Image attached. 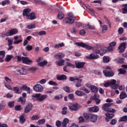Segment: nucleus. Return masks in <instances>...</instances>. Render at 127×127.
<instances>
[{
	"label": "nucleus",
	"mask_w": 127,
	"mask_h": 127,
	"mask_svg": "<svg viewBox=\"0 0 127 127\" xmlns=\"http://www.w3.org/2000/svg\"><path fill=\"white\" fill-rule=\"evenodd\" d=\"M32 100L35 102V101H38V102H43L44 100H46L48 98V95L47 94L41 95L40 93H36L32 95Z\"/></svg>",
	"instance_id": "nucleus-1"
},
{
	"label": "nucleus",
	"mask_w": 127,
	"mask_h": 127,
	"mask_svg": "<svg viewBox=\"0 0 127 127\" xmlns=\"http://www.w3.org/2000/svg\"><path fill=\"white\" fill-rule=\"evenodd\" d=\"M20 89L21 90V91H26L28 94H30V87L26 85H24L20 87Z\"/></svg>",
	"instance_id": "nucleus-16"
},
{
	"label": "nucleus",
	"mask_w": 127,
	"mask_h": 127,
	"mask_svg": "<svg viewBox=\"0 0 127 127\" xmlns=\"http://www.w3.org/2000/svg\"><path fill=\"white\" fill-rule=\"evenodd\" d=\"M25 69L23 68H21L20 69H17L16 71L19 73L20 75H25Z\"/></svg>",
	"instance_id": "nucleus-30"
},
{
	"label": "nucleus",
	"mask_w": 127,
	"mask_h": 127,
	"mask_svg": "<svg viewBox=\"0 0 127 127\" xmlns=\"http://www.w3.org/2000/svg\"><path fill=\"white\" fill-rule=\"evenodd\" d=\"M13 58V56L7 55L5 59V61H6V62H9V61H10V60H11V59Z\"/></svg>",
	"instance_id": "nucleus-36"
},
{
	"label": "nucleus",
	"mask_w": 127,
	"mask_h": 127,
	"mask_svg": "<svg viewBox=\"0 0 127 127\" xmlns=\"http://www.w3.org/2000/svg\"><path fill=\"white\" fill-rule=\"evenodd\" d=\"M117 64H123L125 62V58H120L119 60L116 61Z\"/></svg>",
	"instance_id": "nucleus-42"
},
{
	"label": "nucleus",
	"mask_w": 127,
	"mask_h": 127,
	"mask_svg": "<svg viewBox=\"0 0 127 127\" xmlns=\"http://www.w3.org/2000/svg\"><path fill=\"white\" fill-rule=\"evenodd\" d=\"M90 121L91 123H96L98 121V115L94 114L90 115Z\"/></svg>",
	"instance_id": "nucleus-15"
},
{
	"label": "nucleus",
	"mask_w": 127,
	"mask_h": 127,
	"mask_svg": "<svg viewBox=\"0 0 127 127\" xmlns=\"http://www.w3.org/2000/svg\"><path fill=\"white\" fill-rule=\"evenodd\" d=\"M105 115L107 116V117L108 118V119H109L110 120H112V118H114V117H115L114 114H110V113L109 112L105 113Z\"/></svg>",
	"instance_id": "nucleus-37"
},
{
	"label": "nucleus",
	"mask_w": 127,
	"mask_h": 127,
	"mask_svg": "<svg viewBox=\"0 0 127 127\" xmlns=\"http://www.w3.org/2000/svg\"><path fill=\"white\" fill-rule=\"evenodd\" d=\"M63 90H64V91H65V92H66V93H70V87H69V86H66L65 87H64L63 88Z\"/></svg>",
	"instance_id": "nucleus-50"
},
{
	"label": "nucleus",
	"mask_w": 127,
	"mask_h": 127,
	"mask_svg": "<svg viewBox=\"0 0 127 127\" xmlns=\"http://www.w3.org/2000/svg\"><path fill=\"white\" fill-rule=\"evenodd\" d=\"M118 33H119V34H122V33H124V28L123 27H120L119 28Z\"/></svg>",
	"instance_id": "nucleus-64"
},
{
	"label": "nucleus",
	"mask_w": 127,
	"mask_h": 127,
	"mask_svg": "<svg viewBox=\"0 0 127 127\" xmlns=\"http://www.w3.org/2000/svg\"><path fill=\"white\" fill-rule=\"evenodd\" d=\"M12 90L14 91L15 94H20V92H19V88L17 86L14 87Z\"/></svg>",
	"instance_id": "nucleus-40"
},
{
	"label": "nucleus",
	"mask_w": 127,
	"mask_h": 127,
	"mask_svg": "<svg viewBox=\"0 0 127 127\" xmlns=\"http://www.w3.org/2000/svg\"><path fill=\"white\" fill-rule=\"evenodd\" d=\"M65 61L64 60H60L59 61H57L55 62V63L56 65H58V66H63L64 65Z\"/></svg>",
	"instance_id": "nucleus-27"
},
{
	"label": "nucleus",
	"mask_w": 127,
	"mask_h": 127,
	"mask_svg": "<svg viewBox=\"0 0 127 127\" xmlns=\"http://www.w3.org/2000/svg\"><path fill=\"white\" fill-rule=\"evenodd\" d=\"M69 120L68 118H64L63 120V122L62 123V127H67V125L69 124Z\"/></svg>",
	"instance_id": "nucleus-22"
},
{
	"label": "nucleus",
	"mask_w": 127,
	"mask_h": 127,
	"mask_svg": "<svg viewBox=\"0 0 127 127\" xmlns=\"http://www.w3.org/2000/svg\"><path fill=\"white\" fill-rule=\"evenodd\" d=\"M14 110L18 112H20L22 110V107H21V105H16L14 107Z\"/></svg>",
	"instance_id": "nucleus-39"
},
{
	"label": "nucleus",
	"mask_w": 127,
	"mask_h": 127,
	"mask_svg": "<svg viewBox=\"0 0 127 127\" xmlns=\"http://www.w3.org/2000/svg\"><path fill=\"white\" fill-rule=\"evenodd\" d=\"M48 64V62L47 61H44L38 64V66L40 67H44V66H46V65Z\"/></svg>",
	"instance_id": "nucleus-28"
},
{
	"label": "nucleus",
	"mask_w": 127,
	"mask_h": 127,
	"mask_svg": "<svg viewBox=\"0 0 127 127\" xmlns=\"http://www.w3.org/2000/svg\"><path fill=\"white\" fill-rule=\"evenodd\" d=\"M25 49L27 50V51H31V50L33 49V47L30 45H27L25 48Z\"/></svg>",
	"instance_id": "nucleus-47"
},
{
	"label": "nucleus",
	"mask_w": 127,
	"mask_h": 127,
	"mask_svg": "<svg viewBox=\"0 0 127 127\" xmlns=\"http://www.w3.org/2000/svg\"><path fill=\"white\" fill-rule=\"evenodd\" d=\"M62 99V95H56L54 97V100H60Z\"/></svg>",
	"instance_id": "nucleus-62"
},
{
	"label": "nucleus",
	"mask_w": 127,
	"mask_h": 127,
	"mask_svg": "<svg viewBox=\"0 0 127 127\" xmlns=\"http://www.w3.org/2000/svg\"><path fill=\"white\" fill-rule=\"evenodd\" d=\"M5 54V52L4 51H0V62H3V59Z\"/></svg>",
	"instance_id": "nucleus-26"
},
{
	"label": "nucleus",
	"mask_w": 127,
	"mask_h": 127,
	"mask_svg": "<svg viewBox=\"0 0 127 127\" xmlns=\"http://www.w3.org/2000/svg\"><path fill=\"white\" fill-rule=\"evenodd\" d=\"M127 95L126 92L125 91H122L121 92L120 95V98L121 100H123V99H126L127 98Z\"/></svg>",
	"instance_id": "nucleus-29"
},
{
	"label": "nucleus",
	"mask_w": 127,
	"mask_h": 127,
	"mask_svg": "<svg viewBox=\"0 0 127 127\" xmlns=\"http://www.w3.org/2000/svg\"><path fill=\"white\" fill-rule=\"evenodd\" d=\"M99 110H100V108L97 106H94V107H89L88 108V112L91 113H98Z\"/></svg>",
	"instance_id": "nucleus-12"
},
{
	"label": "nucleus",
	"mask_w": 127,
	"mask_h": 127,
	"mask_svg": "<svg viewBox=\"0 0 127 127\" xmlns=\"http://www.w3.org/2000/svg\"><path fill=\"white\" fill-rule=\"evenodd\" d=\"M8 107H9V108H10V109H12V108H13V107H14V101L9 102L8 103Z\"/></svg>",
	"instance_id": "nucleus-45"
},
{
	"label": "nucleus",
	"mask_w": 127,
	"mask_h": 127,
	"mask_svg": "<svg viewBox=\"0 0 127 127\" xmlns=\"http://www.w3.org/2000/svg\"><path fill=\"white\" fill-rule=\"evenodd\" d=\"M127 48V43L123 42L120 44L118 47V50H119V53H124Z\"/></svg>",
	"instance_id": "nucleus-7"
},
{
	"label": "nucleus",
	"mask_w": 127,
	"mask_h": 127,
	"mask_svg": "<svg viewBox=\"0 0 127 127\" xmlns=\"http://www.w3.org/2000/svg\"><path fill=\"white\" fill-rule=\"evenodd\" d=\"M75 94L79 97H82L85 95V93L83 91H75Z\"/></svg>",
	"instance_id": "nucleus-34"
},
{
	"label": "nucleus",
	"mask_w": 127,
	"mask_h": 127,
	"mask_svg": "<svg viewBox=\"0 0 127 127\" xmlns=\"http://www.w3.org/2000/svg\"><path fill=\"white\" fill-rule=\"evenodd\" d=\"M68 108L71 111H78L81 108V105L78 103H71L68 105Z\"/></svg>",
	"instance_id": "nucleus-3"
},
{
	"label": "nucleus",
	"mask_w": 127,
	"mask_h": 127,
	"mask_svg": "<svg viewBox=\"0 0 127 127\" xmlns=\"http://www.w3.org/2000/svg\"><path fill=\"white\" fill-rule=\"evenodd\" d=\"M66 66H67V67H72V68H75V64H72L69 62L66 63Z\"/></svg>",
	"instance_id": "nucleus-60"
},
{
	"label": "nucleus",
	"mask_w": 127,
	"mask_h": 127,
	"mask_svg": "<svg viewBox=\"0 0 127 127\" xmlns=\"http://www.w3.org/2000/svg\"><path fill=\"white\" fill-rule=\"evenodd\" d=\"M117 119H112L111 121H110V125H112V126H115V125H116V124H117Z\"/></svg>",
	"instance_id": "nucleus-56"
},
{
	"label": "nucleus",
	"mask_w": 127,
	"mask_h": 127,
	"mask_svg": "<svg viewBox=\"0 0 127 127\" xmlns=\"http://www.w3.org/2000/svg\"><path fill=\"white\" fill-rule=\"evenodd\" d=\"M35 3H38V4H41V5H46V3L41 0H35Z\"/></svg>",
	"instance_id": "nucleus-35"
},
{
	"label": "nucleus",
	"mask_w": 127,
	"mask_h": 127,
	"mask_svg": "<svg viewBox=\"0 0 127 127\" xmlns=\"http://www.w3.org/2000/svg\"><path fill=\"white\" fill-rule=\"evenodd\" d=\"M18 36L14 37V40L13 41L14 44H19V43H21V42H22V39L18 40Z\"/></svg>",
	"instance_id": "nucleus-24"
},
{
	"label": "nucleus",
	"mask_w": 127,
	"mask_h": 127,
	"mask_svg": "<svg viewBox=\"0 0 127 127\" xmlns=\"http://www.w3.org/2000/svg\"><path fill=\"white\" fill-rule=\"evenodd\" d=\"M78 121L79 124H83V123L85 122V119H84V118H83V117L80 116V117L78 118Z\"/></svg>",
	"instance_id": "nucleus-57"
},
{
	"label": "nucleus",
	"mask_w": 127,
	"mask_h": 127,
	"mask_svg": "<svg viewBox=\"0 0 127 127\" xmlns=\"http://www.w3.org/2000/svg\"><path fill=\"white\" fill-rule=\"evenodd\" d=\"M112 103H105L102 106V109L105 111V112H107V111L110 109V107L112 106Z\"/></svg>",
	"instance_id": "nucleus-19"
},
{
	"label": "nucleus",
	"mask_w": 127,
	"mask_h": 127,
	"mask_svg": "<svg viewBox=\"0 0 127 127\" xmlns=\"http://www.w3.org/2000/svg\"><path fill=\"white\" fill-rule=\"evenodd\" d=\"M19 121H20V124H21L22 125L24 124V123H25L26 119L24 118V115H22L19 117Z\"/></svg>",
	"instance_id": "nucleus-31"
},
{
	"label": "nucleus",
	"mask_w": 127,
	"mask_h": 127,
	"mask_svg": "<svg viewBox=\"0 0 127 127\" xmlns=\"http://www.w3.org/2000/svg\"><path fill=\"white\" fill-rule=\"evenodd\" d=\"M123 7L122 9L123 11L122 13H124V14H126V13H127V3L124 4L123 5Z\"/></svg>",
	"instance_id": "nucleus-33"
},
{
	"label": "nucleus",
	"mask_w": 127,
	"mask_h": 127,
	"mask_svg": "<svg viewBox=\"0 0 127 127\" xmlns=\"http://www.w3.org/2000/svg\"><path fill=\"white\" fill-rule=\"evenodd\" d=\"M56 126L57 127H60L62 126V123H61V121H57L56 123Z\"/></svg>",
	"instance_id": "nucleus-61"
},
{
	"label": "nucleus",
	"mask_w": 127,
	"mask_h": 127,
	"mask_svg": "<svg viewBox=\"0 0 127 127\" xmlns=\"http://www.w3.org/2000/svg\"><path fill=\"white\" fill-rule=\"evenodd\" d=\"M91 115L88 113H83V117L85 120H89Z\"/></svg>",
	"instance_id": "nucleus-48"
},
{
	"label": "nucleus",
	"mask_w": 127,
	"mask_h": 127,
	"mask_svg": "<svg viewBox=\"0 0 127 127\" xmlns=\"http://www.w3.org/2000/svg\"><path fill=\"white\" fill-rule=\"evenodd\" d=\"M108 30V25H104L102 26V33H105L104 31Z\"/></svg>",
	"instance_id": "nucleus-59"
},
{
	"label": "nucleus",
	"mask_w": 127,
	"mask_h": 127,
	"mask_svg": "<svg viewBox=\"0 0 127 127\" xmlns=\"http://www.w3.org/2000/svg\"><path fill=\"white\" fill-rule=\"evenodd\" d=\"M48 84H49V85H52V86H58V83L52 80L49 81Z\"/></svg>",
	"instance_id": "nucleus-55"
},
{
	"label": "nucleus",
	"mask_w": 127,
	"mask_h": 127,
	"mask_svg": "<svg viewBox=\"0 0 127 127\" xmlns=\"http://www.w3.org/2000/svg\"><path fill=\"white\" fill-rule=\"evenodd\" d=\"M17 33H18V30L17 29H12L6 33V36H12V35L17 34Z\"/></svg>",
	"instance_id": "nucleus-8"
},
{
	"label": "nucleus",
	"mask_w": 127,
	"mask_h": 127,
	"mask_svg": "<svg viewBox=\"0 0 127 127\" xmlns=\"http://www.w3.org/2000/svg\"><path fill=\"white\" fill-rule=\"evenodd\" d=\"M36 28L35 24H31L26 26V28L28 29H33Z\"/></svg>",
	"instance_id": "nucleus-38"
},
{
	"label": "nucleus",
	"mask_w": 127,
	"mask_h": 127,
	"mask_svg": "<svg viewBox=\"0 0 127 127\" xmlns=\"http://www.w3.org/2000/svg\"><path fill=\"white\" fill-rule=\"evenodd\" d=\"M39 118H40V116H39V115L33 116L31 117V120L32 121H35V120L37 121V120H39Z\"/></svg>",
	"instance_id": "nucleus-54"
},
{
	"label": "nucleus",
	"mask_w": 127,
	"mask_h": 127,
	"mask_svg": "<svg viewBox=\"0 0 127 127\" xmlns=\"http://www.w3.org/2000/svg\"><path fill=\"white\" fill-rule=\"evenodd\" d=\"M26 18L30 20H33V19H35L36 18V16H35L34 12H32L29 14Z\"/></svg>",
	"instance_id": "nucleus-20"
},
{
	"label": "nucleus",
	"mask_w": 127,
	"mask_h": 127,
	"mask_svg": "<svg viewBox=\"0 0 127 127\" xmlns=\"http://www.w3.org/2000/svg\"><path fill=\"white\" fill-rule=\"evenodd\" d=\"M33 107V105L32 104V103H29L27 106L25 107L24 113L25 114H28V113H30L31 111H32Z\"/></svg>",
	"instance_id": "nucleus-10"
},
{
	"label": "nucleus",
	"mask_w": 127,
	"mask_h": 127,
	"mask_svg": "<svg viewBox=\"0 0 127 127\" xmlns=\"http://www.w3.org/2000/svg\"><path fill=\"white\" fill-rule=\"evenodd\" d=\"M78 79L79 78L76 77H70L69 78V81H70V82H74V81H77V80H78Z\"/></svg>",
	"instance_id": "nucleus-52"
},
{
	"label": "nucleus",
	"mask_w": 127,
	"mask_h": 127,
	"mask_svg": "<svg viewBox=\"0 0 127 127\" xmlns=\"http://www.w3.org/2000/svg\"><path fill=\"white\" fill-rule=\"evenodd\" d=\"M18 102L21 103V104H25V103L26 102V100L24 98H22V97H20L18 100Z\"/></svg>",
	"instance_id": "nucleus-46"
},
{
	"label": "nucleus",
	"mask_w": 127,
	"mask_h": 127,
	"mask_svg": "<svg viewBox=\"0 0 127 127\" xmlns=\"http://www.w3.org/2000/svg\"><path fill=\"white\" fill-rule=\"evenodd\" d=\"M64 11H59L58 15V18L61 20L64 18Z\"/></svg>",
	"instance_id": "nucleus-25"
},
{
	"label": "nucleus",
	"mask_w": 127,
	"mask_h": 127,
	"mask_svg": "<svg viewBox=\"0 0 127 127\" xmlns=\"http://www.w3.org/2000/svg\"><path fill=\"white\" fill-rule=\"evenodd\" d=\"M17 62H21L22 61V63L23 64H26V65H31L33 62L31 61L30 59L28 58V57H20L19 56H16Z\"/></svg>",
	"instance_id": "nucleus-2"
},
{
	"label": "nucleus",
	"mask_w": 127,
	"mask_h": 127,
	"mask_svg": "<svg viewBox=\"0 0 127 127\" xmlns=\"http://www.w3.org/2000/svg\"><path fill=\"white\" fill-rule=\"evenodd\" d=\"M103 62L104 63H109V62H110V59L109 57L104 56L103 57Z\"/></svg>",
	"instance_id": "nucleus-49"
},
{
	"label": "nucleus",
	"mask_w": 127,
	"mask_h": 127,
	"mask_svg": "<svg viewBox=\"0 0 127 127\" xmlns=\"http://www.w3.org/2000/svg\"><path fill=\"white\" fill-rule=\"evenodd\" d=\"M64 57L65 54L61 53H59L54 56V58H55L56 60H61L62 58H64Z\"/></svg>",
	"instance_id": "nucleus-13"
},
{
	"label": "nucleus",
	"mask_w": 127,
	"mask_h": 127,
	"mask_svg": "<svg viewBox=\"0 0 127 127\" xmlns=\"http://www.w3.org/2000/svg\"><path fill=\"white\" fill-rule=\"evenodd\" d=\"M9 2H10L9 0H5L1 2V4L2 5L4 6L6 3H7V4H9Z\"/></svg>",
	"instance_id": "nucleus-58"
},
{
	"label": "nucleus",
	"mask_w": 127,
	"mask_h": 127,
	"mask_svg": "<svg viewBox=\"0 0 127 127\" xmlns=\"http://www.w3.org/2000/svg\"><path fill=\"white\" fill-rule=\"evenodd\" d=\"M100 96H98L97 94H94L93 96L90 97L91 101H95L96 105H99L101 103Z\"/></svg>",
	"instance_id": "nucleus-9"
},
{
	"label": "nucleus",
	"mask_w": 127,
	"mask_h": 127,
	"mask_svg": "<svg viewBox=\"0 0 127 127\" xmlns=\"http://www.w3.org/2000/svg\"><path fill=\"white\" fill-rule=\"evenodd\" d=\"M107 112H109L110 113H112V114H115V113H116V111L113 108H109L107 110Z\"/></svg>",
	"instance_id": "nucleus-63"
},
{
	"label": "nucleus",
	"mask_w": 127,
	"mask_h": 127,
	"mask_svg": "<svg viewBox=\"0 0 127 127\" xmlns=\"http://www.w3.org/2000/svg\"><path fill=\"white\" fill-rule=\"evenodd\" d=\"M46 120L44 119H41L38 120V124L39 125H44V124H45Z\"/></svg>",
	"instance_id": "nucleus-53"
},
{
	"label": "nucleus",
	"mask_w": 127,
	"mask_h": 127,
	"mask_svg": "<svg viewBox=\"0 0 127 127\" xmlns=\"http://www.w3.org/2000/svg\"><path fill=\"white\" fill-rule=\"evenodd\" d=\"M33 89L35 92H38V93H40L43 91V87H42V85L40 84H36L34 87Z\"/></svg>",
	"instance_id": "nucleus-11"
},
{
	"label": "nucleus",
	"mask_w": 127,
	"mask_h": 127,
	"mask_svg": "<svg viewBox=\"0 0 127 127\" xmlns=\"http://www.w3.org/2000/svg\"><path fill=\"white\" fill-rule=\"evenodd\" d=\"M106 53H107V50L104 48L100 49V56H104V54H106Z\"/></svg>",
	"instance_id": "nucleus-41"
},
{
	"label": "nucleus",
	"mask_w": 127,
	"mask_h": 127,
	"mask_svg": "<svg viewBox=\"0 0 127 127\" xmlns=\"http://www.w3.org/2000/svg\"><path fill=\"white\" fill-rule=\"evenodd\" d=\"M67 109L68 108H67V107H64L62 109V115H67Z\"/></svg>",
	"instance_id": "nucleus-43"
},
{
	"label": "nucleus",
	"mask_w": 127,
	"mask_h": 127,
	"mask_svg": "<svg viewBox=\"0 0 127 127\" xmlns=\"http://www.w3.org/2000/svg\"><path fill=\"white\" fill-rule=\"evenodd\" d=\"M127 116H123L119 120V122H127Z\"/></svg>",
	"instance_id": "nucleus-51"
},
{
	"label": "nucleus",
	"mask_w": 127,
	"mask_h": 127,
	"mask_svg": "<svg viewBox=\"0 0 127 127\" xmlns=\"http://www.w3.org/2000/svg\"><path fill=\"white\" fill-rule=\"evenodd\" d=\"M75 45H76L77 46H79V47H82V48H85V49H87V50H91L92 49V47H91L89 45H86L83 42H76L75 43Z\"/></svg>",
	"instance_id": "nucleus-4"
},
{
	"label": "nucleus",
	"mask_w": 127,
	"mask_h": 127,
	"mask_svg": "<svg viewBox=\"0 0 127 127\" xmlns=\"http://www.w3.org/2000/svg\"><path fill=\"white\" fill-rule=\"evenodd\" d=\"M103 74L105 77H108V78H111V77H113L115 75V73L112 70H108L107 69L103 70Z\"/></svg>",
	"instance_id": "nucleus-6"
},
{
	"label": "nucleus",
	"mask_w": 127,
	"mask_h": 127,
	"mask_svg": "<svg viewBox=\"0 0 127 127\" xmlns=\"http://www.w3.org/2000/svg\"><path fill=\"white\" fill-rule=\"evenodd\" d=\"M86 58H87V59H90V60H94V59H98L100 58V56L98 55H95L94 54H90L89 57H86Z\"/></svg>",
	"instance_id": "nucleus-17"
},
{
	"label": "nucleus",
	"mask_w": 127,
	"mask_h": 127,
	"mask_svg": "<svg viewBox=\"0 0 127 127\" xmlns=\"http://www.w3.org/2000/svg\"><path fill=\"white\" fill-rule=\"evenodd\" d=\"M90 91L91 93L96 94L97 93H98V91H99V88H98V87L95 85H92L91 88L90 89Z\"/></svg>",
	"instance_id": "nucleus-23"
},
{
	"label": "nucleus",
	"mask_w": 127,
	"mask_h": 127,
	"mask_svg": "<svg viewBox=\"0 0 127 127\" xmlns=\"http://www.w3.org/2000/svg\"><path fill=\"white\" fill-rule=\"evenodd\" d=\"M118 71L119 72L118 73L119 75H125V74L127 73V71L124 68H120L118 69Z\"/></svg>",
	"instance_id": "nucleus-32"
},
{
	"label": "nucleus",
	"mask_w": 127,
	"mask_h": 127,
	"mask_svg": "<svg viewBox=\"0 0 127 127\" xmlns=\"http://www.w3.org/2000/svg\"><path fill=\"white\" fill-rule=\"evenodd\" d=\"M31 12V9H30L29 8H26V9H24L23 12V16H26V18L27 16L28 15H29V14H30L29 13Z\"/></svg>",
	"instance_id": "nucleus-21"
},
{
	"label": "nucleus",
	"mask_w": 127,
	"mask_h": 127,
	"mask_svg": "<svg viewBox=\"0 0 127 127\" xmlns=\"http://www.w3.org/2000/svg\"><path fill=\"white\" fill-rule=\"evenodd\" d=\"M58 81H65L67 80V76L64 74L59 75L57 76Z\"/></svg>",
	"instance_id": "nucleus-18"
},
{
	"label": "nucleus",
	"mask_w": 127,
	"mask_h": 127,
	"mask_svg": "<svg viewBox=\"0 0 127 127\" xmlns=\"http://www.w3.org/2000/svg\"><path fill=\"white\" fill-rule=\"evenodd\" d=\"M77 83L75 84V87L77 88H79V87H81V83H82V79H80L78 78V80H77Z\"/></svg>",
	"instance_id": "nucleus-44"
},
{
	"label": "nucleus",
	"mask_w": 127,
	"mask_h": 127,
	"mask_svg": "<svg viewBox=\"0 0 127 127\" xmlns=\"http://www.w3.org/2000/svg\"><path fill=\"white\" fill-rule=\"evenodd\" d=\"M76 18L75 17H66L64 19L63 21L64 23H67L68 24H72L74 23Z\"/></svg>",
	"instance_id": "nucleus-5"
},
{
	"label": "nucleus",
	"mask_w": 127,
	"mask_h": 127,
	"mask_svg": "<svg viewBox=\"0 0 127 127\" xmlns=\"http://www.w3.org/2000/svg\"><path fill=\"white\" fill-rule=\"evenodd\" d=\"M75 67L77 69H82L85 66V62H75Z\"/></svg>",
	"instance_id": "nucleus-14"
}]
</instances>
